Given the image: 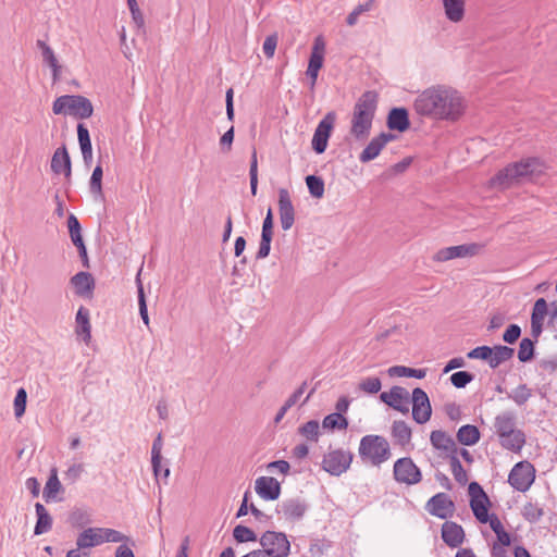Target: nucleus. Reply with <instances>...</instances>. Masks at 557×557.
I'll return each instance as SVG.
<instances>
[{
  "label": "nucleus",
  "instance_id": "f704fd0d",
  "mask_svg": "<svg viewBox=\"0 0 557 557\" xmlns=\"http://www.w3.org/2000/svg\"><path fill=\"white\" fill-rule=\"evenodd\" d=\"M487 522L490 523L491 529L495 532L498 543L503 546L510 545V535L505 531L503 523L498 519V517L492 515L491 519Z\"/></svg>",
  "mask_w": 557,
  "mask_h": 557
},
{
  "label": "nucleus",
  "instance_id": "603ef678",
  "mask_svg": "<svg viewBox=\"0 0 557 557\" xmlns=\"http://www.w3.org/2000/svg\"><path fill=\"white\" fill-rule=\"evenodd\" d=\"M474 379L473 374L467 371H458L451 374L450 382L457 388L466 387Z\"/></svg>",
  "mask_w": 557,
  "mask_h": 557
},
{
  "label": "nucleus",
  "instance_id": "0e129e2a",
  "mask_svg": "<svg viewBox=\"0 0 557 557\" xmlns=\"http://www.w3.org/2000/svg\"><path fill=\"white\" fill-rule=\"evenodd\" d=\"M521 335V329L517 324H510L503 334V341L508 344H513Z\"/></svg>",
  "mask_w": 557,
  "mask_h": 557
},
{
  "label": "nucleus",
  "instance_id": "a878e982",
  "mask_svg": "<svg viewBox=\"0 0 557 557\" xmlns=\"http://www.w3.org/2000/svg\"><path fill=\"white\" fill-rule=\"evenodd\" d=\"M51 170L55 174L63 173L66 177L71 176V159L65 146L58 148L51 159Z\"/></svg>",
  "mask_w": 557,
  "mask_h": 557
},
{
  "label": "nucleus",
  "instance_id": "393cba45",
  "mask_svg": "<svg viewBox=\"0 0 557 557\" xmlns=\"http://www.w3.org/2000/svg\"><path fill=\"white\" fill-rule=\"evenodd\" d=\"M71 284L75 288L76 295L89 297L95 288V280L88 272H78L71 278Z\"/></svg>",
  "mask_w": 557,
  "mask_h": 557
},
{
  "label": "nucleus",
  "instance_id": "338daca9",
  "mask_svg": "<svg viewBox=\"0 0 557 557\" xmlns=\"http://www.w3.org/2000/svg\"><path fill=\"white\" fill-rule=\"evenodd\" d=\"M290 466L286 460H276L272 461L268 465L269 471H278L282 474H287L289 472Z\"/></svg>",
  "mask_w": 557,
  "mask_h": 557
},
{
  "label": "nucleus",
  "instance_id": "412c9836",
  "mask_svg": "<svg viewBox=\"0 0 557 557\" xmlns=\"http://www.w3.org/2000/svg\"><path fill=\"white\" fill-rule=\"evenodd\" d=\"M306 510L307 504L301 498L285 499L277 506V512L283 513L284 518L290 521L301 519Z\"/></svg>",
  "mask_w": 557,
  "mask_h": 557
},
{
  "label": "nucleus",
  "instance_id": "a18cd8bd",
  "mask_svg": "<svg viewBox=\"0 0 557 557\" xmlns=\"http://www.w3.org/2000/svg\"><path fill=\"white\" fill-rule=\"evenodd\" d=\"M534 356V342L528 337L520 342L518 350V359L521 362L530 361Z\"/></svg>",
  "mask_w": 557,
  "mask_h": 557
},
{
  "label": "nucleus",
  "instance_id": "e2e57ef3",
  "mask_svg": "<svg viewBox=\"0 0 557 557\" xmlns=\"http://www.w3.org/2000/svg\"><path fill=\"white\" fill-rule=\"evenodd\" d=\"M272 237L273 236H270V235H261L259 249L256 255L257 259H264L269 256L270 250H271Z\"/></svg>",
  "mask_w": 557,
  "mask_h": 557
},
{
  "label": "nucleus",
  "instance_id": "49530a36",
  "mask_svg": "<svg viewBox=\"0 0 557 557\" xmlns=\"http://www.w3.org/2000/svg\"><path fill=\"white\" fill-rule=\"evenodd\" d=\"M233 536L238 543L257 541V534L249 528L238 524L233 530Z\"/></svg>",
  "mask_w": 557,
  "mask_h": 557
},
{
  "label": "nucleus",
  "instance_id": "ddd939ff",
  "mask_svg": "<svg viewBox=\"0 0 557 557\" xmlns=\"http://www.w3.org/2000/svg\"><path fill=\"white\" fill-rule=\"evenodd\" d=\"M336 121V113L334 111L327 112L324 117L319 122L313 137H312V149L317 153H323L326 150L327 141L331 133L334 128Z\"/></svg>",
  "mask_w": 557,
  "mask_h": 557
},
{
  "label": "nucleus",
  "instance_id": "a19ab883",
  "mask_svg": "<svg viewBox=\"0 0 557 557\" xmlns=\"http://www.w3.org/2000/svg\"><path fill=\"white\" fill-rule=\"evenodd\" d=\"M139 276H140V271L138 272L137 277H136L137 289H138L139 314L141 317L143 322L148 326L149 325V315H148V310H147L145 292H144L143 283H141Z\"/></svg>",
  "mask_w": 557,
  "mask_h": 557
},
{
  "label": "nucleus",
  "instance_id": "6e6552de",
  "mask_svg": "<svg viewBox=\"0 0 557 557\" xmlns=\"http://www.w3.org/2000/svg\"><path fill=\"white\" fill-rule=\"evenodd\" d=\"M259 543L265 557H287L290 552V543L283 532L265 531L259 539Z\"/></svg>",
  "mask_w": 557,
  "mask_h": 557
},
{
  "label": "nucleus",
  "instance_id": "4c0bfd02",
  "mask_svg": "<svg viewBox=\"0 0 557 557\" xmlns=\"http://www.w3.org/2000/svg\"><path fill=\"white\" fill-rule=\"evenodd\" d=\"M163 442L162 435L158 434L154 438L151 447V465L153 469V473L156 478H159V467L161 461V450H162Z\"/></svg>",
  "mask_w": 557,
  "mask_h": 557
},
{
  "label": "nucleus",
  "instance_id": "39448f33",
  "mask_svg": "<svg viewBox=\"0 0 557 557\" xmlns=\"http://www.w3.org/2000/svg\"><path fill=\"white\" fill-rule=\"evenodd\" d=\"M358 454L361 460L379 467L392 457L389 443L381 435H366L360 440Z\"/></svg>",
  "mask_w": 557,
  "mask_h": 557
},
{
  "label": "nucleus",
  "instance_id": "3c124183",
  "mask_svg": "<svg viewBox=\"0 0 557 557\" xmlns=\"http://www.w3.org/2000/svg\"><path fill=\"white\" fill-rule=\"evenodd\" d=\"M249 177H250V190L252 196L257 195L258 188V160L257 152L253 150L250 160V169H249Z\"/></svg>",
  "mask_w": 557,
  "mask_h": 557
},
{
  "label": "nucleus",
  "instance_id": "a211bd4d",
  "mask_svg": "<svg viewBox=\"0 0 557 557\" xmlns=\"http://www.w3.org/2000/svg\"><path fill=\"white\" fill-rule=\"evenodd\" d=\"M278 214L281 226L288 231L295 223V208L293 206L289 191L286 188L278 189Z\"/></svg>",
  "mask_w": 557,
  "mask_h": 557
},
{
  "label": "nucleus",
  "instance_id": "473e14b6",
  "mask_svg": "<svg viewBox=\"0 0 557 557\" xmlns=\"http://www.w3.org/2000/svg\"><path fill=\"white\" fill-rule=\"evenodd\" d=\"M298 434L310 442H318L320 437V423L317 420H310L298 428Z\"/></svg>",
  "mask_w": 557,
  "mask_h": 557
},
{
  "label": "nucleus",
  "instance_id": "c9c22d12",
  "mask_svg": "<svg viewBox=\"0 0 557 557\" xmlns=\"http://www.w3.org/2000/svg\"><path fill=\"white\" fill-rule=\"evenodd\" d=\"M102 176H103V170L100 164H98L91 174L90 181H89V189L90 193L95 197H102Z\"/></svg>",
  "mask_w": 557,
  "mask_h": 557
},
{
  "label": "nucleus",
  "instance_id": "c03bdc74",
  "mask_svg": "<svg viewBox=\"0 0 557 557\" xmlns=\"http://www.w3.org/2000/svg\"><path fill=\"white\" fill-rule=\"evenodd\" d=\"M449 463H450V470L454 475V479L459 484H462V485L466 484L468 482V475H467V472L463 469L460 460L458 459V457L451 456L449 459Z\"/></svg>",
  "mask_w": 557,
  "mask_h": 557
},
{
  "label": "nucleus",
  "instance_id": "e433bc0d",
  "mask_svg": "<svg viewBox=\"0 0 557 557\" xmlns=\"http://www.w3.org/2000/svg\"><path fill=\"white\" fill-rule=\"evenodd\" d=\"M430 441L436 449L448 450L454 445L453 440L441 430L433 431Z\"/></svg>",
  "mask_w": 557,
  "mask_h": 557
},
{
  "label": "nucleus",
  "instance_id": "f8f14e48",
  "mask_svg": "<svg viewBox=\"0 0 557 557\" xmlns=\"http://www.w3.org/2000/svg\"><path fill=\"white\" fill-rule=\"evenodd\" d=\"M535 479V469L528 461H520L511 469L508 482L519 492H525L530 488Z\"/></svg>",
  "mask_w": 557,
  "mask_h": 557
},
{
  "label": "nucleus",
  "instance_id": "6e6d98bb",
  "mask_svg": "<svg viewBox=\"0 0 557 557\" xmlns=\"http://www.w3.org/2000/svg\"><path fill=\"white\" fill-rule=\"evenodd\" d=\"M37 46L41 49L44 62L50 67H55L59 64L53 50L42 40L37 41Z\"/></svg>",
  "mask_w": 557,
  "mask_h": 557
},
{
  "label": "nucleus",
  "instance_id": "79ce46f5",
  "mask_svg": "<svg viewBox=\"0 0 557 557\" xmlns=\"http://www.w3.org/2000/svg\"><path fill=\"white\" fill-rule=\"evenodd\" d=\"M306 184L309 193L314 198H321L324 195V182L321 177L315 175H308L306 177Z\"/></svg>",
  "mask_w": 557,
  "mask_h": 557
},
{
  "label": "nucleus",
  "instance_id": "c756f323",
  "mask_svg": "<svg viewBox=\"0 0 557 557\" xmlns=\"http://www.w3.org/2000/svg\"><path fill=\"white\" fill-rule=\"evenodd\" d=\"M76 334L88 343L91 338V326L89 323V311L81 307L76 313Z\"/></svg>",
  "mask_w": 557,
  "mask_h": 557
},
{
  "label": "nucleus",
  "instance_id": "423d86ee",
  "mask_svg": "<svg viewBox=\"0 0 557 557\" xmlns=\"http://www.w3.org/2000/svg\"><path fill=\"white\" fill-rule=\"evenodd\" d=\"M54 114L71 115L85 120L92 115L94 107L91 101L79 95H64L58 97L52 104Z\"/></svg>",
  "mask_w": 557,
  "mask_h": 557
},
{
  "label": "nucleus",
  "instance_id": "58836bf2",
  "mask_svg": "<svg viewBox=\"0 0 557 557\" xmlns=\"http://www.w3.org/2000/svg\"><path fill=\"white\" fill-rule=\"evenodd\" d=\"M531 396L532 391L525 384L519 385L508 394V397L518 406L524 405Z\"/></svg>",
  "mask_w": 557,
  "mask_h": 557
},
{
  "label": "nucleus",
  "instance_id": "8fccbe9b",
  "mask_svg": "<svg viewBox=\"0 0 557 557\" xmlns=\"http://www.w3.org/2000/svg\"><path fill=\"white\" fill-rule=\"evenodd\" d=\"M522 516L529 522H536L543 516V509L537 504L528 503L522 509Z\"/></svg>",
  "mask_w": 557,
  "mask_h": 557
},
{
  "label": "nucleus",
  "instance_id": "6ab92c4d",
  "mask_svg": "<svg viewBox=\"0 0 557 557\" xmlns=\"http://www.w3.org/2000/svg\"><path fill=\"white\" fill-rule=\"evenodd\" d=\"M256 493L265 500H275L281 494L280 482L272 476H260L255 482Z\"/></svg>",
  "mask_w": 557,
  "mask_h": 557
},
{
  "label": "nucleus",
  "instance_id": "20e7f679",
  "mask_svg": "<svg viewBox=\"0 0 557 557\" xmlns=\"http://www.w3.org/2000/svg\"><path fill=\"white\" fill-rule=\"evenodd\" d=\"M517 424V414L511 410L497 413L493 421L500 446L512 453H520L527 441L525 433Z\"/></svg>",
  "mask_w": 557,
  "mask_h": 557
},
{
  "label": "nucleus",
  "instance_id": "4d7b16f0",
  "mask_svg": "<svg viewBox=\"0 0 557 557\" xmlns=\"http://www.w3.org/2000/svg\"><path fill=\"white\" fill-rule=\"evenodd\" d=\"M372 5H373V1L370 0V1L366 2V3H363V4H359L358 7H356L354 9V11L350 12L349 15L347 16V20H346L347 24L349 26H354L357 23L359 16L363 12H367V11L371 10Z\"/></svg>",
  "mask_w": 557,
  "mask_h": 557
},
{
  "label": "nucleus",
  "instance_id": "aec40b11",
  "mask_svg": "<svg viewBox=\"0 0 557 557\" xmlns=\"http://www.w3.org/2000/svg\"><path fill=\"white\" fill-rule=\"evenodd\" d=\"M394 139V135L389 133H381L379 136L371 139V141L367 145V147L362 150L359 156V160L362 163L370 162L374 160L382 149Z\"/></svg>",
  "mask_w": 557,
  "mask_h": 557
},
{
  "label": "nucleus",
  "instance_id": "f03ea898",
  "mask_svg": "<svg viewBox=\"0 0 557 557\" xmlns=\"http://www.w3.org/2000/svg\"><path fill=\"white\" fill-rule=\"evenodd\" d=\"M544 164L537 158H527L513 162L499 170L490 180V186L497 189H507L528 180H533L544 173Z\"/></svg>",
  "mask_w": 557,
  "mask_h": 557
},
{
  "label": "nucleus",
  "instance_id": "4be33fe9",
  "mask_svg": "<svg viewBox=\"0 0 557 557\" xmlns=\"http://www.w3.org/2000/svg\"><path fill=\"white\" fill-rule=\"evenodd\" d=\"M442 539L449 547H458L465 540L462 527L456 522L446 521L442 525Z\"/></svg>",
  "mask_w": 557,
  "mask_h": 557
},
{
  "label": "nucleus",
  "instance_id": "2eb2a0df",
  "mask_svg": "<svg viewBox=\"0 0 557 557\" xmlns=\"http://www.w3.org/2000/svg\"><path fill=\"white\" fill-rule=\"evenodd\" d=\"M481 249L478 244H463L458 246H450L440 249L434 256L433 260L436 262H445L457 258H466L475 256Z\"/></svg>",
  "mask_w": 557,
  "mask_h": 557
},
{
  "label": "nucleus",
  "instance_id": "4468645a",
  "mask_svg": "<svg viewBox=\"0 0 557 557\" xmlns=\"http://www.w3.org/2000/svg\"><path fill=\"white\" fill-rule=\"evenodd\" d=\"M412 418L419 423L428 422L432 414V408L428 394L420 387L412 391Z\"/></svg>",
  "mask_w": 557,
  "mask_h": 557
},
{
  "label": "nucleus",
  "instance_id": "7ed1b4c3",
  "mask_svg": "<svg viewBox=\"0 0 557 557\" xmlns=\"http://www.w3.org/2000/svg\"><path fill=\"white\" fill-rule=\"evenodd\" d=\"M379 95L375 90L364 91L355 102L350 117L349 134L357 141L367 139L377 109Z\"/></svg>",
  "mask_w": 557,
  "mask_h": 557
},
{
  "label": "nucleus",
  "instance_id": "680f3d73",
  "mask_svg": "<svg viewBox=\"0 0 557 557\" xmlns=\"http://www.w3.org/2000/svg\"><path fill=\"white\" fill-rule=\"evenodd\" d=\"M277 41H278V37L276 34H272V35H269L268 37H265L263 46H262V50L268 59H272L274 57Z\"/></svg>",
  "mask_w": 557,
  "mask_h": 557
},
{
  "label": "nucleus",
  "instance_id": "f3484780",
  "mask_svg": "<svg viewBox=\"0 0 557 557\" xmlns=\"http://www.w3.org/2000/svg\"><path fill=\"white\" fill-rule=\"evenodd\" d=\"M383 403L401 413L409 412V393L401 386H393L388 392L380 395Z\"/></svg>",
  "mask_w": 557,
  "mask_h": 557
},
{
  "label": "nucleus",
  "instance_id": "5fc2aeb1",
  "mask_svg": "<svg viewBox=\"0 0 557 557\" xmlns=\"http://www.w3.org/2000/svg\"><path fill=\"white\" fill-rule=\"evenodd\" d=\"M77 137H78V144L81 147V151L92 150L89 131L82 123H79L77 125Z\"/></svg>",
  "mask_w": 557,
  "mask_h": 557
},
{
  "label": "nucleus",
  "instance_id": "de8ad7c7",
  "mask_svg": "<svg viewBox=\"0 0 557 557\" xmlns=\"http://www.w3.org/2000/svg\"><path fill=\"white\" fill-rule=\"evenodd\" d=\"M67 228L72 243L81 244V242L83 240L82 227L78 219L73 213H71L67 218Z\"/></svg>",
  "mask_w": 557,
  "mask_h": 557
},
{
  "label": "nucleus",
  "instance_id": "9b49d317",
  "mask_svg": "<svg viewBox=\"0 0 557 557\" xmlns=\"http://www.w3.org/2000/svg\"><path fill=\"white\" fill-rule=\"evenodd\" d=\"M470 496V507L478 521L487 523L491 519L488 515L490 499L482 486L478 482H471L468 487Z\"/></svg>",
  "mask_w": 557,
  "mask_h": 557
},
{
  "label": "nucleus",
  "instance_id": "9d476101",
  "mask_svg": "<svg viewBox=\"0 0 557 557\" xmlns=\"http://www.w3.org/2000/svg\"><path fill=\"white\" fill-rule=\"evenodd\" d=\"M393 475L396 482L406 485H414L422 480L419 467L409 457H403L395 461Z\"/></svg>",
  "mask_w": 557,
  "mask_h": 557
},
{
  "label": "nucleus",
  "instance_id": "774afa93",
  "mask_svg": "<svg viewBox=\"0 0 557 557\" xmlns=\"http://www.w3.org/2000/svg\"><path fill=\"white\" fill-rule=\"evenodd\" d=\"M233 140H234V127L231 126L230 129L226 131L220 138V145H221L222 149L230 151Z\"/></svg>",
  "mask_w": 557,
  "mask_h": 557
},
{
  "label": "nucleus",
  "instance_id": "0eeeda50",
  "mask_svg": "<svg viewBox=\"0 0 557 557\" xmlns=\"http://www.w3.org/2000/svg\"><path fill=\"white\" fill-rule=\"evenodd\" d=\"M120 531L110 528H87L76 539L78 549L99 546L104 543H120L125 540Z\"/></svg>",
  "mask_w": 557,
  "mask_h": 557
},
{
  "label": "nucleus",
  "instance_id": "2f4dec72",
  "mask_svg": "<svg viewBox=\"0 0 557 557\" xmlns=\"http://www.w3.org/2000/svg\"><path fill=\"white\" fill-rule=\"evenodd\" d=\"M457 440L466 446H472L480 440V431L475 425H462L457 432Z\"/></svg>",
  "mask_w": 557,
  "mask_h": 557
},
{
  "label": "nucleus",
  "instance_id": "f257e3e1",
  "mask_svg": "<svg viewBox=\"0 0 557 557\" xmlns=\"http://www.w3.org/2000/svg\"><path fill=\"white\" fill-rule=\"evenodd\" d=\"M413 108L419 115L454 122L463 114L466 106L462 96L456 89L437 85L419 94Z\"/></svg>",
  "mask_w": 557,
  "mask_h": 557
},
{
  "label": "nucleus",
  "instance_id": "1a4fd4ad",
  "mask_svg": "<svg viewBox=\"0 0 557 557\" xmlns=\"http://www.w3.org/2000/svg\"><path fill=\"white\" fill-rule=\"evenodd\" d=\"M352 458V454L343 448L330 449L323 456L322 468L331 475L339 476L349 469Z\"/></svg>",
  "mask_w": 557,
  "mask_h": 557
},
{
  "label": "nucleus",
  "instance_id": "cd10ccee",
  "mask_svg": "<svg viewBox=\"0 0 557 557\" xmlns=\"http://www.w3.org/2000/svg\"><path fill=\"white\" fill-rule=\"evenodd\" d=\"M35 511L37 516V521L34 529V534L41 535L44 533L49 532L52 529L53 520L48 510L46 509V507L40 503H36Z\"/></svg>",
  "mask_w": 557,
  "mask_h": 557
},
{
  "label": "nucleus",
  "instance_id": "864d4df0",
  "mask_svg": "<svg viewBox=\"0 0 557 557\" xmlns=\"http://www.w3.org/2000/svg\"><path fill=\"white\" fill-rule=\"evenodd\" d=\"M27 401V393L24 388H20L16 392L14 398V414L16 418H21L25 413Z\"/></svg>",
  "mask_w": 557,
  "mask_h": 557
},
{
  "label": "nucleus",
  "instance_id": "37998d69",
  "mask_svg": "<svg viewBox=\"0 0 557 557\" xmlns=\"http://www.w3.org/2000/svg\"><path fill=\"white\" fill-rule=\"evenodd\" d=\"M60 490H61V483L57 476L55 470H53L52 474L49 476V479L44 487V497H45L46 502L53 499Z\"/></svg>",
  "mask_w": 557,
  "mask_h": 557
},
{
  "label": "nucleus",
  "instance_id": "13d9d810",
  "mask_svg": "<svg viewBox=\"0 0 557 557\" xmlns=\"http://www.w3.org/2000/svg\"><path fill=\"white\" fill-rule=\"evenodd\" d=\"M491 356H492V349L490 346H479V347H475L474 349L470 350L467 354V357L469 359L485 360V361H487L488 364H490Z\"/></svg>",
  "mask_w": 557,
  "mask_h": 557
},
{
  "label": "nucleus",
  "instance_id": "bf43d9fd",
  "mask_svg": "<svg viewBox=\"0 0 557 557\" xmlns=\"http://www.w3.org/2000/svg\"><path fill=\"white\" fill-rule=\"evenodd\" d=\"M127 5H128V9L131 11L132 18H133L135 25L138 28L144 27L145 20H144V15H143L139 7H138L137 1L136 0H127Z\"/></svg>",
  "mask_w": 557,
  "mask_h": 557
},
{
  "label": "nucleus",
  "instance_id": "69168bd1",
  "mask_svg": "<svg viewBox=\"0 0 557 557\" xmlns=\"http://www.w3.org/2000/svg\"><path fill=\"white\" fill-rule=\"evenodd\" d=\"M84 472V466L82 463H74L69 467V469L65 472L66 479L71 481H76L79 479L82 473Z\"/></svg>",
  "mask_w": 557,
  "mask_h": 557
},
{
  "label": "nucleus",
  "instance_id": "5701e85b",
  "mask_svg": "<svg viewBox=\"0 0 557 557\" xmlns=\"http://www.w3.org/2000/svg\"><path fill=\"white\" fill-rule=\"evenodd\" d=\"M445 17L455 24L463 21L466 16V0H442Z\"/></svg>",
  "mask_w": 557,
  "mask_h": 557
},
{
  "label": "nucleus",
  "instance_id": "052dcab7",
  "mask_svg": "<svg viewBox=\"0 0 557 557\" xmlns=\"http://www.w3.org/2000/svg\"><path fill=\"white\" fill-rule=\"evenodd\" d=\"M548 312L547 302L544 298H539L533 307L531 319L544 321Z\"/></svg>",
  "mask_w": 557,
  "mask_h": 557
},
{
  "label": "nucleus",
  "instance_id": "7c9ffc66",
  "mask_svg": "<svg viewBox=\"0 0 557 557\" xmlns=\"http://www.w3.org/2000/svg\"><path fill=\"white\" fill-rule=\"evenodd\" d=\"M492 356L490 359V367L496 369L502 363L510 360L513 357L515 350L508 346L496 345L491 347Z\"/></svg>",
  "mask_w": 557,
  "mask_h": 557
},
{
  "label": "nucleus",
  "instance_id": "c85d7f7f",
  "mask_svg": "<svg viewBox=\"0 0 557 557\" xmlns=\"http://www.w3.org/2000/svg\"><path fill=\"white\" fill-rule=\"evenodd\" d=\"M411 429L409 425L401 420H396L392 424V436L395 443L401 447L407 446L411 442Z\"/></svg>",
  "mask_w": 557,
  "mask_h": 557
},
{
  "label": "nucleus",
  "instance_id": "bb28decb",
  "mask_svg": "<svg viewBox=\"0 0 557 557\" xmlns=\"http://www.w3.org/2000/svg\"><path fill=\"white\" fill-rule=\"evenodd\" d=\"M408 112L404 108H394L387 116V126L392 131L405 132L409 128Z\"/></svg>",
  "mask_w": 557,
  "mask_h": 557
},
{
  "label": "nucleus",
  "instance_id": "dca6fc26",
  "mask_svg": "<svg viewBox=\"0 0 557 557\" xmlns=\"http://www.w3.org/2000/svg\"><path fill=\"white\" fill-rule=\"evenodd\" d=\"M426 510L441 519L449 518L454 515L455 504L445 493H437L426 503Z\"/></svg>",
  "mask_w": 557,
  "mask_h": 557
},
{
  "label": "nucleus",
  "instance_id": "b1692460",
  "mask_svg": "<svg viewBox=\"0 0 557 557\" xmlns=\"http://www.w3.org/2000/svg\"><path fill=\"white\" fill-rule=\"evenodd\" d=\"M324 53L325 41L322 36H317L312 45L307 71H310V73L319 72L323 66Z\"/></svg>",
  "mask_w": 557,
  "mask_h": 557
},
{
  "label": "nucleus",
  "instance_id": "09e8293b",
  "mask_svg": "<svg viewBox=\"0 0 557 557\" xmlns=\"http://www.w3.org/2000/svg\"><path fill=\"white\" fill-rule=\"evenodd\" d=\"M382 383L379 377H366L358 384V389L366 394H376L381 391Z\"/></svg>",
  "mask_w": 557,
  "mask_h": 557
},
{
  "label": "nucleus",
  "instance_id": "ea45409f",
  "mask_svg": "<svg viewBox=\"0 0 557 557\" xmlns=\"http://www.w3.org/2000/svg\"><path fill=\"white\" fill-rule=\"evenodd\" d=\"M69 521L74 528H84L91 522V518L87 510L76 508L70 513Z\"/></svg>",
  "mask_w": 557,
  "mask_h": 557
},
{
  "label": "nucleus",
  "instance_id": "72a5a7b5",
  "mask_svg": "<svg viewBox=\"0 0 557 557\" xmlns=\"http://www.w3.org/2000/svg\"><path fill=\"white\" fill-rule=\"evenodd\" d=\"M348 426V420L341 413H330L324 417L322 421V428L326 430H346Z\"/></svg>",
  "mask_w": 557,
  "mask_h": 557
}]
</instances>
